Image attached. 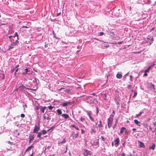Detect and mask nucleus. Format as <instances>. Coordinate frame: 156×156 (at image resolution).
Masks as SVG:
<instances>
[{"mask_svg": "<svg viewBox=\"0 0 156 156\" xmlns=\"http://www.w3.org/2000/svg\"><path fill=\"white\" fill-rule=\"evenodd\" d=\"M155 145L154 143H152L151 146H149V149H152L153 150H154Z\"/></svg>", "mask_w": 156, "mask_h": 156, "instance_id": "obj_10", "label": "nucleus"}, {"mask_svg": "<svg viewBox=\"0 0 156 156\" xmlns=\"http://www.w3.org/2000/svg\"><path fill=\"white\" fill-rule=\"evenodd\" d=\"M15 69L14 68H13L12 69H11V73H13V72L14 71Z\"/></svg>", "mask_w": 156, "mask_h": 156, "instance_id": "obj_46", "label": "nucleus"}, {"mask_svg": "<svg viewBox=\"0 0 156 156\" xmlns=\"http://www.w3.org/2000/svg\"><path fill=\"white\" fill-rule=\"evenodd\" d=\"M124 131L126 134H128V132L125 129Z\"/></svg>", "mask_w": 156, "mask_h": 156, "instance_id": "obj_50", "label": "nucleus"}, {"mask_svg": "<svg viewBox=\"0 0 156 156\" xmlns=\"http://www.w3.org/2000/svg\"><path fill=\"white\" fill-rule=\"evenodd\" d=\"M98 126L100 128H102L103 127V125L102 124V122L101 120H100L99 122V123L98 125Z\"/></svg>", "mask_w": 156, "mask_h": 156, "instance_id": "obj_14", "label": "nucleus"}, {"mask_svg": "<svg viewBox=\"0 0 156 156\" xmlns=\"http://www.w3.org/2000/svg\"><path fill=\"white\" fill-rule=\"evenodd\" d=\"M16 36L17 37L16 40H18V36L17 32H15V33L14 34V36L13 37L15 38Z\"/></svg>", "mask_w": 156, "mask_h": 156, "instance_id": "obj_28", "label": "nucleus"}, {"mask_svg": "<svg viewBox=\"0 0 156 156\" xmlns=\"http://www.w3.org/2000/svg\"><path fill=\"white\" fill-rule=\"evenodd\" d=\"M80 120L82 122H83L85 121V119L84 118L81 117L80 118Z\"/></svg>", "mask_w": 156, "mask_h": 156, "instance_id": "obj_38", "label": "nucleus"}, {"mask_svg": "<svg viewBox=\"0 0 156 156\" xmlns=\"http://www.w3.org/2000/svg\"><path fill=\"white\" fill-rule=\"evenodd\" d=\"M20 116L22 118H24L25 117V115L24 114H21L20 115Z\"/></svg>", "mask_w": 156, "mask_h": 156, "instance_id": "obj_40", "label": "nucleus"}, {"mask_svg": "<svg viewBox=\"0 0 156 156\" xmlns=\"http://www.w3.org/2000/svg\"><path fill=\"white\" fill-rule=\"evenodd\" d=\"M54 127H55L54 126H53L51 128H50V129H51V130H53V128H54Z\"/></svg>", "mask_w": 156, "mask_h": 156, "instance_id": "obj_59", "label": "nucleus"}, {"mask_svg": "<svg viewBox=\"0 0 156 156\" xmlns=\"http://www.w3.org/2000/svg\"><path fill=\"white\" fill-rule=\"evenodd\" d=\"M61 14V12H59L57 14V16H59V15H60Z\"/></svg>", "mask_w": 156, "mask_h": 156, "instance_id": "obj_57", "label": "nucleus"}, {"mask_svg": "<svg viewBox=\"0 0 156 156\" xmlns=\"http://www.w3.org/2000/svg\"><path fill=\"white\" fill-rule=\"evenodd\" d=\"M113 118H109L108 119V128H110L112 126L113 121Z\"/></svg>", "mask_w": 156, "mask_h": 156, "instance_id": "obj_3", "label": "nucleus"}, {"mask_svg": "<svg viewBox=\"0 0 156 156\" xmlns=\"http://www.w3.org/2000/svg\"><path fill=\"white\" fill-rule=\"evenodd\" d=\"M54 155H55L54 154H53V155H50L49 156H54Z\"/></svg>", "mask_w": 156, "mask_h": 156, "instance_id": "obj_64", "label": "nucleus"}, {"mask_svg": "<svg viewBox=\"0 0 156 156\" xmlns=\"http://www.w3.org/2000/svg\"><path fill=\"white\" fill-rule=\"evenodd\" d=\"M34 147V146L31 145L30 146L28 147L26 150L25 152H27L29 150H30L31 148H33Z\"/></svg>", "mask_w": 156, "mask_h": 156, "instance_id": "obj_18", "label": "nucleus"}, {"mask_svg": "<svg viewBox=\"0 0 156 156\" xmlns=\"http://www.w3.org/2000/svg\"><path fill=\"white\" fill-rule=\"evenodd\" d=\"M95 133V131L93 129H92V130L91 131V133Z\"/></svg>", "mask_w": 156, "mask_h": 156, "instance_id": "obj_48", "label": "nucleus"}, {"mask_svg": "<svg viewBox=\"0 0 156 156\" xmlns=\"http://www.w3.org/2000/svg\"><path fill=\"white\" fill-rule=\"evenodd\" d=\"M132 87V86L131 85L129 84L128 85V87L130 89L131 88V87Z\"/></svg>", "mask_w": 156, "mask_h": 156, "instance_id": "obj_49", "label": "nucleus"}, {"mask_svg": "<svg viewBox=\"0 0 156 156\" xmlns=\"http://www.w3.org/2000/svg\"><path fill=\"white\" fill-rule=\"evenodd\" d=\"M99 139H101L102 141H105V139L104 138V137L103 136H101V137H99Z\"/></svg>", "mask_w": 156, "mask_h": 156, "instance_id": "obj_31", "label": "nucleus"}, {"mask_svg": "<svg viewBox=\"0 0 156 156\" xmlns=\"http://www.w3.org/2000/svg\"><path fill=\"white\" fill-rule=\"evenodd\" d=\"M72 135V136H70V138H71V137H72V139H73L74 137H75V138H76L78 136L79 133H77L75 134L74 135V136H73V135Z\"/></svg>", "mask_w": 156, "mask_h": 156, "instance_id": "obj_11", "label": "nucleus"}, {"mask_svg": "<svg viewBox=\"0 0 156 156\" xmlns=\"http://www.w3.org/2000/svg\"><path fill=\"white\" fill-rule=\"evenodd\" d=\"M151 67H148V68L147 69H146L145 70V72H149V71Z\"/></svg>", "mask_w": 156, "mask_h": 156, "instance_id": "obj_35", "label": "nucleus"}, {"mask_svg": "<svg viewBox=\"0 0 156 156\" xmlns=\"http://www.w3.org/2000/svg\"><path fill=\"white\" fill-rule=\"evenodd\" d=\"M82 151L84 156L91 155L92 154V153L90 151H88L87 149H84L82 150Z\"/></svg>", "mask_w": 156, "mask_h": 156, "instance_id": "obj_2", "label": "nucleus"}, {"mask_svg": "<svg viewBox=\"0 0 156 156\" xmlns=\"http://www.w3.org/2000/svg\"><path fill=\"white\" fill-rule=\"evenodd\" d=\"M87 114L89 116L90 119H91V120L93 121H94V120L93 119V118L91 116V113L90 112H87Z\"/></svg>", "mask_w": 156, "mask_h": 156, "instance_id": "obj_5", "label": "nucleus"}, {"mask_svg": "<svg viewBox=\"0 0 156 156\" xmlns=\"http://www.w3.org/2000/svg\"><path fill=\"white\" fill-rule=\"evenodd\" d=\"M40 129V127L39 126H37V125H35V128H34L33 131V133H37V132Z\"/></svg>", "mask_w": 156, "mask_h": 156, "instance_id": "obj_4", "label": "nucleus"}, {"mask_svg": "<svg viewBox=\"0 0 156 156\" xmlns=\"http://www.w3.org/2000/svg\"><path fill=\"white\" fill-rule=\"evenodd\" d=\"M33 154L32 153L30 155V156H34Z\"/></svg>", "mask_w": 156, "mask_h": 156, "instance_id": "obj_63", "label": "nucleus"}, {"mask_svg": "<svg viewBox=\"0 0 156 156\" xmlns=\"http://www.w3.org/2000/svg\"><path fill=\"white\" fill-rule=\"evenodd\" d=\"M29 140H34V135H32V136H30L29 137Z\"/></svg>", "mask_w": 156, "mask_h": 156, "instance_id": "obj_27", "label": "nucleus"}, {"mask_svg": "<svg viewBox=\"0 0 156 156\" xmlns=\"http://www.w3.org/2000/svg\"><path fill=\"white\" fill-rule=\"evenodd\" d=\"M153 125L154 126L156 127V122H154Z\"/></svg>", "mask_w": 156, "mask_h": 156, "instance_id": "obj_54", "label": "nucleus"}, {"mask_svg": "<svg viewBox=\"0 0 156 156\" xmlns=\"http://www.w3.org/2000/svg\"><path fill=\"white\" fill-rule=\"evenodd\" d=\"M18 42H19L17 40H16V41L15 42H12L9 46V48L7 50L9 51L10 49H13L15 46L17 45Z\"/></svg>", "mask_w": 156, "mask_h": 156, "instance_id": "obj_1", "label": "nucleus"}, {"mask_svg": "<svg viewBox=\"0 0 156 156\" xmlns=\"http://www.w3.org/2000/svg\"><path fill=\"white\" fill-rule=\"evenodd\" d=\"M151 87H152L154 89V90H155V88L154 84H152L151 85Z\"/></svg>", "mask_w": 156, "mask_h": 156, "instance_id": "obj_39", "label": "nucleus"}, {"mask_svg": "<svg viewBox=\"0 0 156 156\" xmlns=\"http://www.w3.org/2000/svg\"><path fill=\"white\" fill-rule=\"evenodd\" d=\"M136 130V129L135 128H133L132 129V130L133 131H135Z\"/></svg>", "mask_w": 156, "mask_h": 156, "instance_id": "obj_60", "label": "nucleus"}, {"mask_svg": "<svg viewBox=\"0 0 156 156\" xmlns=\"http://www.w3.org/2000/svg\"><path fill=\"white\" fill-rule=\"evenodd\" d=\"M40 108V110L43 113H44V112L45 110L46 109V106L42 107L41 106Z\"/></svg>", "mask_w": 156, "mask_h": 156, "instance_id": "obj_9", "label": "nucleus"}, {"mask_svg": "<svg viewBox=\"0 0 156 156\" xmlns=\"http://www.w3.org/2000/svg\"><path fill=\"white\" fill-rule=\"evenodd\" d=\"M122 77V75L121 74L119 73H118L116 75V77L118 79H121Z\"/></svg>", "mask_w": 156, "mask_h": 156, "instance_id": "obj_15", "label": "nucleus"}, {"mask_svg": "<svg viewBox=\"0 0 156 156\" xmlns=\"http://www.w3.org/2000/svg\"><path fill=\"white\" fill-rule=\"evenodd\" d=\"M121 156H126V155L124 153H122L121 154Z\"/></svg>", "mask_w": 156, "mask_h": 156, "instance_id": "obj_51", "label": "nucleus"}, {"mask_svg": "<svg viewBox=\"0 0 156 156\" xmlns=\"http://www.w3.org/2000/svg\"><path fill=\"white\" fill-rule=\"evenodd\" d=\"M101 95L102 96L103 98L105 100H107L106 93H104V94L103 93V94H102Z\"/></svg>", "mask_w": 156, "mask_h": 156, "instance_id": "obj_17", "label": "nucleus"}, {"mask_svg": "<svg viewBox=\"0 0 156 156\" xmlns=\"http://www.w3.org/2000/svg\"><path fill=\"white\" fill-rule=\"evenodd\" d=\"M104 46L106 48H108L109 47V45L107 44H104Z\"/></svg>", "mask_w": 156, "mask_h": 156, "instance_id": "obj_41", "label": "nucleus"}, {"mask_svg": "<svg viewBox=\"0 0 156 156\" xmlns=\"http://www.w3.org/2000/svg\"><path fill=\"white\" fill-rule=\"evenodd\" d=\"M81 131L82 134H83L85 133V131L83 129H82Z\"/></svg>", "mask_w": 156, "mask_h": 156, "instance_id": "obj_47", "label": "nucleus"}, {"mask_svg": "<svg viewBox=\"0 0 156 156\" xmlns=\"http://www.w3.org/2000/svg\"><path fill=\"white\" fill-rule=\"evenodd\" d=\"M41 107V106H40V105H38V106H37L36 107V109L37 110H39V109H40V107Z\"/></svg>", "mask_w": 156, "mask_h": 156, "instance_id": "obj_33", "label": "nucleus"}, {"mask_svg": "<svg viewBox=\"0 0 156 156\" xmlns=\"http://www.w3.org/2000/svg\"><path fill=\"white\" fill-rule=\"evenodd\" d=\"M28 72V69L27 68H26L24 69L23 72L22 74H25L27 73Z\"/></svg>", "mask_w": 156, "mask_h": 156, "instance_id": "obj_21", "label": "nucleus"}, {"mask_svg": "<svg viewBox=\"0 0 156 156\" xmlns=\"http://www.w3.org/2000/svg\"><path fill=\"white\" fill-rule=\"evenodd\" d=\"M143 113V112H139V113L137 114L136 116V117L138 118V117L140 116L141 114Z\"/></svg>", "mask_w": 156, "mask_h": 156, "instance_id": "obj_24", "label": "nucleus"}, {"mask_svg": "<svg viewBox=\"0 0 156 156\" xmlns=\"http://www.w3.org/2000/svg\"><path fill=\"white\" fill-rule=\"evenodd\" d=\"M147 72H145V73L144 74V76H147Z\"/></svg>", "mask_w": 156, "mask_h": 156, "instance_id": "obj_43", "label": "nucleus"}, {"mask_svg": "<svg viewBox=\"0 0 156 156\" xmlns=\"http://www.w3.org/2000/svg\"><path fill=\"white\" fill-rule=\"evenodd\" d=\"M12 37V36H9V38L11 39V41H13L12 40V39H11V37Z\"/></svg>", "mask_w": 156, "mask_h": 156, "instance_id": "obj_53", "label": "nucleus"}, {"mask_svg": "<svg viewBox=\"0 0 156 156\" xmlns=\"http://www.w3.org/2000/svg\"><path fill=\"white\" fill-rule=\"evenodd\" d=\"M138 144H139V147H145V145L144 144L140 141H138Z\"/></svg>", "mask_w": 156, "mask_h": 156, "instance_id": "obj_7", "label": "nucleus"}, {"mask_svg": "<svg viewBox=\"0 0 156 156\" xmlns=\"http://www.w3.org/2000/svg\"><path fill=\"white\" fill-rule=\"evenodd\" d=\"M62 116L64 117L65 119H66L67 118L69 117V115L67 114H63L62 115Z\"/></svg>", "mask_w": 156, "mask_h": 156, "instance_id": "obj_13", "label": "nucleus"}, {"mask_svg": "<svg viewBox=\"0 0 156 156\" xmlns=\"http://www.w3.org/2000/svg\"><path fill=\"white\" fill-rule=\"evenodd\" d=\"M57 111L58 115H60L62 114V112L59 109H57Z\"/></svg>", "mask_w": 156, "mask_h": 156, "instance_id": "obj_25", "label": "nucleus"}, {"mask_svg": "<svg viewBox=\"0 0 156 156\" xmlns=\"http://www.w3.org/2000/svg\"><path fill=\"white\" fill-rule=\"evenodd\" d=\"M126 129V128L124 127H122L121 128L120 131V133L121 134H122L124 132V131Z\"/></svg>", "mask_w": 156, "mask_h": 156, "instance_id": "obj_19", "label": "nucleus"}, {"mask_svg": "<svg viewBox=\"0 0 156 156\" xmlns=\"http://www.w3.org/2000/svg\"><path fill=\"white\" fill-rule=\"evenodd\" d=\"M149 129L150 130H152V132H154L156 130V128L154 130H152V129L151 127H149Z\"/></svg>", "mask_w": 156, "mask_h": 156, "instance_id": "obj_36", "label": "nucleus"}, {"mask_svg": "<svg viewBox=\"0 0 156 156\" xmlns=\"http://www.w3.org/2000/svg\"><path fill=\"white\" fill-rule=\"evenodd\" d=\"M134 122L138 126H141V123H140V122H139L137 120L135 119L134 120Z\"/></svg>", "mask_w": 156, "mask_h": 156, "instance_id": "obj_12", "label": "nucleus"}, {"mask_svg": "<svg viewBox=\"0 0 156 156\" xmlns=\"http://www.w3.org/2000/svg\"><path fill=\"white\" fill-rule=\"evenodd\" d=\"M42 134L44 135L47 133V132L45 130H43L41 132Z\"/></svg>", "mask_w": 156, "mask_h": 156, "instance_id": "obj_29", "label": "nucleus"}, {"mask_svg": "<svg viewBox=\"0 0 156 156\" xmlns=\"http://www.w3.org/2000/svg\"><path fill=\"white\" fill-rule=\"evenodd\" d=\"M48 108L49 109L51 110H52V108H55V107L51 106H49L48 107Z\"/></svg>", "mask_w": 156, "mask_h": 156, "instance_id": "obj_32", "label": "nucleus"}, {"mask_svg": "<svg viewBox=\"0 0 156 156\" xmlns=\"http://www.w3.org/2000/svg\"><path fill=\"white\" fill-rule=\"evenodd\" d=\"M18 66H19L18 65L16 66V67H15V69H16Z\"/></svg>", "mask_w": 156, "mask_h": 156, "instance_id": "obj_62", "label": "nucleus"}, {"mask_svg": "<svg viewBox=\"0 0 156 156\" xmlns=\"http://www.w3.org/2000/svg\"><path fill=\"white\" fill-rule=\"evenodd\" d=\"M52 33H53V34L54 36V37H55V38H56V39H58V38L57 37H55V32H54V31H52Z\"/></svg>", "mask_w": 156, "mask_h": 156, "instance_id": "obj_37", "label": "nucleus"}, {"mask_svg": "<svg viewBox=\"0 0 156 156\" xmlns=\"http://www.w3.org/2000/svg\"><path fill=\"white\" fill-rule=\"evenodd\" d=\"M137 94V92L136 91H134V94L133 96V98H135L136 97Z\"/></svg>", "mask_w": 156, "mask_h": 156, "instance_id": "obj_34", "label": "nucleus"}, {"mask_svg": "<svg viewBox=\"0 0 156 156\" xmlns=\"http://www.w3.org/2000/svg\"><path fill=\"white\" fill-rule=\"evenodd\" d=\"M38 133L37 137L40 138H41V135H42V134L41 133V132H40L39 133Z\"/></svg>", "mask_w": 156, "mask_h": 156, "instance_id": "obj_26", "label": "nucleus"}, {"mask_svg": "<svg viewBox=\"0 0 156 156\" xmlns=\"http://www.w3.org/2000/svg\"><path fill=\"white\" fill-rule=\"evenodd\" d=\"M71 126L72 127H73L74 128H75V129L77 130H79V128L76 125H71Z\"/></svg>", "mask_w": 156, "mask_h": 156, "instance_id": "obj_23", "label": "nucleus"}, {"mask_svg": "<svg viewBox=\"0 0 156 156\" xmlns=\"http://www.w3.org/2000/svg\"><path fill=\"white\" fill-rule=\"evenodd\" d=\"M132 77L133 76L132 75L130 76V79L131 81H133Z\"/></svg>", "mask_w": 156, "mask_h": 156, "instance_id": "obj_44", "label": "nucleus"}, {"mask_svg": "<svg viewBox=\"0 0 156 156\" xmlns=\"http://www.w3.org/2000/svg\"><path fill=\"white\" fill-rule=\"evenodd\" d=\"M64 89V87L61 88V89H60V90H61Z\"/></svg>", "mask_w": 156, "mask_h": 156, "instance_id": "obj_61", "label": "nucleus"}, {"mask_svg": "<svg viewBox=\"0 0 156 156\" xmlns=\"http://www.w3.org/2000/svg\"><path fill=\"white\" fill-rule=\"evenodd\" d=\"M29 27H28L27 26H23L22 27V28H28Z\"/></svg>", "mask_w": 156, "mask_h": 156, "instance_id": "obj_52", "label": "nucleus"}, {"mask_svg": "<svg viewBox=\"0 0 156 156\" xmlns=\"http://www.w3.org/2000/svg\"><path fill=\"white\" fill-rule=\"evenodd\" d=\"M70 102H65V103H64L62 104V106L63 107H65V106H66L67 105L70 104Z\"/></svg>", "mask_w": 156, "mask_h": 156, "instance_id": "obj_20", "label": "nucleus"}, {"mask_svg": "<svg viewBox=\"0 0 156 156\" xmlns=\"http://www.w3.org/2000/svg\"><path fill=\"white\" fill-rule=\"evenodd\" d=\"M119 142V138L115 140V144L118 145Z\"/></svg>", "mask_w": 156, "mask_h": 156, "instance_id": "obj_16", "label": "nucleus"}, {"mask_svg": "<svg viewBox=\"0 0 156 156\" xmlns=\"http://www.w3.org/2000/svg\"><path fill=\"white\" fill-rule=\"evenodd\" d=\"M104 34V32H100V33L99 35L101 36H102V35H103Z\"/></svg>", "mask_w": 156, "mask_h": 156, "instance_id": "obj_42", "label": "nucleus"}, {"mask_svg": "<svg viewBox=\"0 0 156 156\" xmlns=\"http://www.w3.org/2000/svg\"><path fill=\"white\" fill-rule=\"evenodd\" d=\"M44 119H47L48 120H49L51 119V118L49 117V116H46L44 115Z\"/></svg>", "mask_w": 156, "mask_h": 156, "instance_id": "obj_22", "label": "nucleus"}, {"mask_svg": "<svg viewBox=\"0 0 156 156\" xmlns=\"http://www.w3.org/2000/svg\"><path fill=\"white\" fill-rule=\"evenodd\" d=\"M123 42V41H122L119 42L117 43L119 44H122Z\"/></svg>", "mask_w": 156, "mask_h": 156, "instance_id": "obj_55", "label": "nucleus"}, {"mask_svg": "<svg viewBox=\"0 0 156 156\" xmlns=\"http://www.w3.org/2000/svg\"><path fill=\"white\" fill-rule=\"evenodd\" d=\"M65 91L70 94L73 93V91L71 89H67L65 90Z\"/></svg>", "mask_w": 156, "mask_h": 156, "instance_id": "obj_8", "label": "nucleus"}, {"mask_svg": "<svg viewBox=\"0 0 156 156\" xmlns=\"http://www.w3.org/2000/svg\"><path fill=\"white\" fill-rule=\"evenodd\" d=\"M48 47V45L47 44H46L44 45L45 48H47Z\"/></svg>", "mask_w": 156, "mask_h": 156, "instance_id": "obj_56", "label": "nucleus"}, {"mask_svg": "<svg viewBox=\"0 0 156 156\" xmlns=\"http://www.w3.org/2000/svg\"><path fill=\"white\" fill-rule=\"evenodd\" d=\"M92 94V95H94V96H96V97H97V95H96V94H95V93H93Z\"/></svg>", "mask_w": 156, "mask_h": 156, "instance_id": "obj_58", "label": "nucleus"}, {"mask_svg": "<svg viewBox=\"0 0 156 156\" xmlns=\"http://www.w3.org/2000/svg\"><path fill=\"white\" fill-rule=\"evenodd\" d=\"M66 141L65 139H64L62 142H60V143H58V144H63V143H65L66 142Z\"/></svg>", "mask_w": 156, "mask_h": 156, "instance_id": "obj_30", "label": "nucleus"}, {"mask_svg": "<svg viewBox=\"0 0 156 156\" xmlns=\"http://www.w3.org/2000/svg\"><path fill=\"white\" fill-rule=\"evenodd\" d=\"M93 145L96 146L99 144V139L95 140L93 143L91 142Z\"/></svg>", "mask_w": 156, "mask_h": 156, "instance_id": "obj_6", "label": "nucleus"}, {"mask_svg": "<svg viewBox=\"0 0 156 156\" xmlns=\"http://www.w3.org/2000/svg\"><path fill=\"white\" fill-rule=\"evenodd\" d=\"M114 115H112V114H111L110 115V117L109 118H113V117H114Z\"/></svg>", "mask_w": 156, "mask_h": 156, "instance_id": "obj_45", "label": "nucleus"}]
</instances>
